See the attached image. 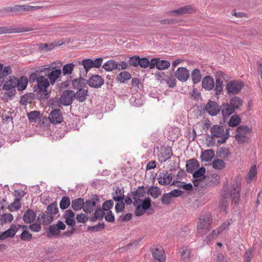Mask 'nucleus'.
<instances>
[{"mask_svg":"<svg viewBox=\"0 0 262 262\" xmlns=\"http://www.w3.org/2000/svg\"><path fill=\"white\" fill-rule=\"evenodd\" d=\"M41 71L40 67L37 68L35 72L30 75L29 82L30 83L37 82L33 86V92H37L45 100H47L50 96V92L48 91V89L50 84L48 79L45 78L46 76L42 74Z\"/></svg>","mask_w":262,"mask_h":262,"instance_id":"1","label":"nucleus"},{"mask_svg":"<svg viewBox=\"0 0 262 262\" xmlns=\"http://www.w3.org/2000/svg\"><path fill=\"white\" fill-rule=\"evenodd\" d=\"M59 211L57 203L55 202L51 203L47 207L46 211L41 212L37 217V222L42 225H47L51 223L53 220V215Z\"/></svg>","mask_w":262,"mask_h":262,"instance_id":"2","label":"nucleus"},{"mask_svg":"<svg viewBox=\"0 0 262 262\" xmlns=\"http://www.w3.org/2000/svg\"><path fill=\"white\" fill-rule=\"evenodd\" d=\"M45 67L46 66L40 67V70H42L41 72L44 76L48 77L50 84L53 85L56 81H60V76L62 73L61 69H56V66H50L48 68Z\"/></svg>","mask_w":262,"mask_h":262,"instance_id":"3","label":"nucleus"},{"mask_svg":"<svg viewBox=\"0 0 262 262\" xmlns=\"http://www.w3.org/2000/svg\"><path fill=\"white\" fill-rule=\"evenodd\" d=\"M224 188L225 186H224V188L222 190V199H228V195H229L232 203L233 204L234 206H237L239 204V201L240 199V185L238 184H234L232 186V189L231 190L229 193L227 189H225Z\"/></svg>","mask_w":262,"mask_h":262,"instance_id":"4","label":"nucleus"},{"mask_svg":"<svg viewBox=\"0 0 262 262\" xmlns=\"http://www.w3.org/2000/svg\"><path fill=\"white\" fill-rule=\"evenodd\" d=\"M244 86V83L240 80H231L229 81L226 86V90L228 95L237 94Z\"/></svg>","mask_w":262,"mask_h":262,"instance_id":"5","label":"nucleus"},{"mask_svg":"<svg viewBox=\"0 0 262 262\" xmlns=\"http://www.w3.org/2000/svg\"><path fill=\"white\" fill-rule=\"evenodd\" d=\"M66 228V225L62 221H58L56 224L49 226L46 231L47 235L48 237L59 236L60 231L64 230Z\"/></svg>","mask_w":262,"mask_h":262,"instance_id":"6","label":"nucleus"},{"mask_svg":"<svg viewBox=\"0 0 262 262\" xmlns=\"http://www.w3.org/2000/svg\"><path fill=\"white\" fill-rule=\"evenodd\" d=\"M100 202L99 196L97 194L92 196L84 202L83 211L86 213H90L94 210L97 203Z\"/></svg>","mask_w":262,"mask_h":262,"instance_id":"7","label":"nucleus"},{"mask_svg":"<svg viewBox=\"0 0 262 262\" xmlns=\"http://www.w3.org/2000/svg\"><path fill=\"white\" fill-rule=\"evenodd\" d=\"M211 220V216L210 214L200 217L197 228L200 232L206 233L210 230Z\"/></svg>","mask_w":262,"mask_h":262,"instance_id":"8","label":"nucleus"},{"mask_svg":"<svg viewBox=\"0 0 262 262\" xmlns=\"http://www.w3.org/2000/svg\"><path fill=\"white\" fill-rule=\"evenodd\" d=\"M44 100V98L36 92L27 93L20 97L19 104L21 105H26L28 103H30L34 99Z\"/></svg>","mask_w":262,"mask_h":262,"instance_id":"9","label":"nucleus"},{"mask_svg":"<svg viewBox=\"0 0 262 262\" xmlns=\"http://www.w3.org/2000/svg\"><path fill=\"white\" fill-rule=\"evenodd\" d=\"M75 98L74 92L72 90H66L59 98L60 103L64 106L71 105Z\"/></svg>","mask_w":262,"mask_h":262,"instance_id":"10","label":"nucleus"},{"mask_svg":"<svg viewBox=\"0 0 262 262\" xmlns=\"http://www.w3.org/2000/svg\"><path fill=\"white\" fill-rule=\"evenodd\" d=\"M103 78L99 75H92L89 79L86 80L88 85L93 88L98 89L104 84Z\"/></svg>","mask_w":262,"mask_h":262,"instance_id":"11","label":"nucleus"},{"mask_svg":"<svg viewBox=\"0 0 262 262\" xmlns=\"http://www.w3.org/2000/svg\"><path fill=\"white\" fill-rule=\"evenodd\" d=\"M211 116H214L220 112V106L214 101L209 100L204 109Z\"/></svg>","mask_w":262,"mask_h":262,"instance_id":"12","label":"nucleus"},{"mask_svg":"<svg viewBox=\"0 0 262 262\" xmlns=\"http://www.w3.org/2000/svg\"><path fill=\"white\" fill-rule=\"evenodd\" d=\"M49 119L50 122L54 124L60 123L63 121L61 110L58 108L53 110L49 114Z\"/></svg>","mask_w":262,"mask_h":262,"instance_id":"13","label":"nucleus"},{"mask_svg":"<svg viewBox=\"0 0 262 262\" xmlns=\"http://www.w3.org/2000/svg\"><path fill=\"white\" fill-rule=\"evenodd\" d=\"M189 76V71L186 68H179L175 72V77L181 82L186 81Z\"/></svg>","mask_w":262,"mask_h":262,"instance_id":"14","label":"nucleus"},{"mask_svg":"<svg viewBox=\"0 0 262 262\" xmlns=\"http://www.w3.org/2000/svg\"><path fill=\"white\" fill-rule=\"evenodd\" d=\"M220 111H221L223 121L225 122L226 119L232 115L235 111L228 102H226L222 103V105L220 106Z\"/></svg>","mask_w":262,"mask_h":262,"instance_id":"15","label":"nucleus"},{"mask_svg":"<svg viewBox=\"0 0 262 262\" xmlns=\"http://www.w3.org/2000/svg\"><path fill=\"white\" fill-rule=\"evenodd\" d=\"M157 180L160 185H167L171 182L172 176L171 173H169L167 171H165L159 173Z\"/></svg>","mask_w":262,"mask_h":262,"instance_id":"16","label":"nucleus"},{"mask_svg":"<svg viewBox=\"0 0 262 262\" xmlns=\"http://www.w3.org/2000/svg\"><path fill=\"white\" fill-rule=\"evenodd\" d=\"M63 218L64 219L65 223L69 226L74 227L76 225V222L74 219L75 213L71 209H68L63 215Z\"/></svg>","mask_w":262,"mask_h":262,"instance_id":"17","label":"nucleus"},{"mask_svg":"<svg viewBox=\"0 0 262 262\" xmlns=\"http://www.w3.org/2000/svg\"><path fill=\"white\" fill-rule=\"evenodd\" d=\"M18 230V228H17L15 225H11L9 229L0 233V240L4 241L9 237H13Z\"/></svg>","mask_w":262,"mask_h":262,"instance_id":"18","label":"nucleus"},{"mask_svg":"<svg viewBox=\"0 0 262 262\" xmlns=\"http://www.w3.org/2000/svg\"><path fill=\"white\" fill-rule=\"evenodd\" d=\"M151 253L152 257L155 260L162 262L165 260L166 257L164 254V251L161 247L151 249Z\"/></svg>","mask_w":262,"mask_h":262,"instance_id":"19","label":"nucleus"},{"mask_svg":"<svg viewBox=\"0 0 262 262\" xmlns=\"http://www.w3.org/2000/svg\"><path fill=\"white\" fill-rule=\"evenodd\" d=\"M151 200L149 197H145L144 199H135L133 202V205L136 206L139 203L140 206L145 210L151 209Z\"/></svg>","mask_w":262,"mask_h":262,"instance_id":"20","label":"nucleus"},{"mask_svg":"<svg viewBox=\"0 0 262 262\" xmlns=\"http://www.w3.org/2000/svg\"><path fill=\"white\" fill-rule=\"evenodd\" d=\"M202 86L205 90L211 91L214 86L213 79L210 75L205 76L202 81Z\"/></svg>","mask_w":262,"mask_h":262,"instance_id":"21","label":"nucleus"},{"mask_svg":"<svg viewBox=\"0 0 262 262\" xmlns=\"http://www.w3.org/2000/svg\"><path fill=\"white\" fill-rule=\"evenodd\" d=\"M200 167V163L195 159H191L188 160L186 164V171L188 173H192L195 169Z\"/></svg>","mask_w":262,"mask_h":262,"instance_id":"22","label":"nucleus"},{"mask_svg":"<svg viewBox=\"0 0 262 262\" xmlns=\"http://www.w3.org/2000/svg\"><path fill=\"white\" fill-rule=\"evenodd\" d=\"M70 79H72L71 76H70ZM70 81H72V88L74 89L78 90L79 89H83L86 86V80L84 78H82L81 75L79 78L73 80L70 79Z\"/></svg>","mask_w":262,"mask_h":262,"instance_id":"23","label":"nucleus"},{"mask_svg":"<svg viewBox=\"0 0 262 262\" xmlns=\"http://www.w3.org/2000/svg\"><path fill=\"white\" fill-rule=\"evenodd\" d=\"M147 187L144 186H139L136 191L131 192V194L133 199H140L141 198H144L147 191Z\"/></svg>","mask_w":262,"mask_h":262,"instance_id":"24","label":"nucleus"},{"mask_svg":"<svg viewBox=\"0 0 262 262\" xmlns=\"http://www.w3.org/2000/svg\"><path fill=\"white\" fill-rule=\"evenodd\" d=\"M8 80L5 81L3 84V90H9L12 89L17 88V77L16 76H10Z\"/></svg>","mask_w":262,"mask_h":262,"instance_id":"25","label":"nucleus"},{"mask_svg":"<svg viewBox=\"0 0 262 262\" xmlns=\"http://www.w3.org/2000/svg\"><path fill=\"white\" fill-rule=\"evenodd\" d=\"M36 217V213L32 209H28L24 213L23 220L27 224L33 223Z\"/></svg>","mask_w":262,"mask_h":262,"instance_id":"26","label":"nucleus"},{"mask_svg":"<svg viewBox=\"0 0 262 262\" xmlns=\"http://www.w3.org/2000/svg\"><path fill=\"white\" fill-rule=\"evenodd\" d=\"M124 193V187L120 188L116 187L115 192L112 193L113 200L115 202L123 201L125 197Z\"/></svg>","mask_w":262,"mask_h":262,"instance_id":"27","label":"nucleus"},{"mask_svg":"<svg viewBox=\"0 0 262 262\" xmlns=\"http://www.w3.org/2000/svg\"><path fill=\"white\" fill-rule=\"evenodd\" d=\"M29 82V78L26 76H21L20 78L17 77V90L18 91H23L25 90Z\"/></svg>","mask_w":262,"mask_h":262,"instance_id":"28","label":"nucleus"},{"mask_svg":"<svg viewBox=\"0 0 262 262\" xmlns=\"http://www.w3.org/2000/svg\"><path fill=\"white\" fill-rule=\"evenodd\" d=\"M210 132L213 137L219 138L225 133V130L223 126L213 125L210 128Z\"/></svg>","mask_w":262,"mask_h":262,"instance_id":"29","label":"nucleus"},{"mask_svg":"<svg viewBox=\"0 0 262 262\" xmlns=\"http://www.w3.org/2000/svg\"><path fill=\"white\" fill-rule=\"evenodd\" d=\"M75 98H76L79 102H83L86 100V97L89 95L88 90H85L83 88L79 89L74 93Z\"/></svg>","mask_w":262,"mask_h":262,"instance_id":"30","label":"nucleus"},{"mask_svg":"<svg viewBox=\"0 0 262 262\" xmlns=\"http://www.w3.org/2000/svg\"><path fill=\"white\" fill-rule=\"evenodd\" d=\"M84 206V199L77 198L72 201L71 207L74 211H78L82 209Z\"/></svg>","mask_w":262,"mask_h":262,"instance_id":"31","label":"nucleus"},{"mask_svg":"<svg viewBox=\"0 0 262 262\" xmlns=\"http://www.w3.org/2000/svg\"><path fill=\"white\" fill-rule=\"evenodd\" d=\"M243 100L239 97L234 96L229 100V104L234 108V110H238L243 105Z\"/></svg>","mask_w":262,"mask_h":262,"instance_id":"32","label":"nucleus"},{"mask_svg":"<svg viewBox=\"0 0 262 262\" xmlns=\"http://www.w3.org/2000/svg\"><path fill=\"white\" fill-rule=\"evenodd\" d=\"M214 156V151L213 149H207L202 152L201 159L202 161L210 162Z\"/></svg>","mask_w":262,"mask_h":262,"instance_id":"33","label":"nucleus"},{"mask_svg":"<svg viewBox=\"0 0 262 262\" xmlns=\"http://www.w3.org/2000/svg\"><path fill=\"white\" fill-rule=\"evenodd\" d=\"M231 153L229 151V149L224 147H221L217 149L216 150V156L220 158H223L224 160L227 159L230 157Z\"/></svg>","mask_w":262,"mask_h":262,"instance_id":"34","label":"nucleus"},{"mask_svg":"<svg viewBox=\"0 0 262 262\" xmlns=\"http://www.w3.org/2000/svg\"><path fill=\"white\" fill-rule=\"evenodd\" d=\"M19 12V6L7 7L0 9V16H5L11 12Z\"/></svg>","mask_w":262,"mask_h":262,"instance_id":"35","label":"nucleus"},{"mask_svg":"<svg viewBox=\"0 0 262 262\" xmlns=\"http://www.w3.org/2000/svg\"><path fill=\"white\" fill-rule=\"evenodd\" d=\"M118 62L114 60L110 59L105 62L102 66V68L107 72L113 71L117 68Z\"/></svg>","mask_w":262,"mask_h":262,"instance_id":"36","label":"nucleus"},{"mask_svg":"<svg viewBox=\"0 0 262 262\" xmlns=\"http://www.w3.org/2000/svg\"><path fill=\"white\" fill-rule=\"evenodd\" d=\"M147 193L155 199L161 194L162 191L158 186H151L148 189Z\"/></svg>","mask_w":262,"mask_h":262,"instance_id":"37","label":"nucleus"},{"mask_svg":"<svg viewBox=\"0 0 262 262\" xmlns=\"http://www.w3.org/2000/svg\"><path fill=\"white\" fill-rule=\"evenodd\" d=\"M131 78V74L127 71L121 72L116 77L117 81L120 83H125L127 80H129Z\"/></svg>","mask_w":262,"mask_h":262,"instance_id":"38","label":"nucleus"},{"mask_svg":"<svg viewBox=\"0 0 262 262\" xmlns=\"http://www.w3.org/2000/svg\"><path fill=\"white\" fill-rule=\"evenodd\" d=\"M191 77L193 84L200 82L202 78L200 70L198 68L194 69L191 73Z\"/></svg>","mask_w":262,"mask_h":262,"instance_id":"39","label":"nucleus"},{"mask_svg":"<svg viewBox=\"0 0 262 262\" xmlns=\"http://www.w3.org/2000/svg\"><path fill=\"white\" fill-rule=\"evenodd\" d=\"M78 64L83 66L86 74L88 73L89 70L93 68L92 59L86 58L83 59L81 61H79Z\"/></svg>","mask_w":262,"mask_h":262,"instance_id":"40","label":"nucleus"},{"mask_svg":"<svg viewBox=\"0 0 262 262\" xmlns=\"http://www.w3.org/2000/svg\"><path fill=\"white\" fill-rule=\"evenodd\" d=\"M163 80L166 82L170 88H173L176 85V80L171 73L170 75H166L165 78Z\"/></svg>","mask_w":262,"mask_h":262,"instance_id":"41","label":"nucleus"},{"mask_svg":"<svg viewBox=\"0 0 262 262\" xmlns=\"http://www.w3.org/2000/svg\"><path fill=\"white\" fill-rule=\"evenodd\" d=\"M75 64L73 62L64 64L62 68V73L63 75H70L74 70Z\"/></svg>","mask_w":262,"mask_h":262,"instance_id":"42","label":"nucleus"},{"mask_svg":"<svg viewBox=\"0 0 262 262\" xmlns=\"http://www.w3.org/2000/svg\"><path fill=\"white\" fill-rule=\"evenodd\" d=\"M241 122V118L238 115H234L230 117L228 124L230 127H235L238 125Z\"/></svg>","mask_w":262,"mask_h":262,"instance_id":"43","label":"nucleus"},{"mask_svg":"<svg viewBox=\"0 0 262 262\" xmlns=\"http://www.w3.org/2000/svg\"><path fill=\"white\" fill-rule=\"evenodd\" d=\"M70 204V198L67 196H63L60 201L59 207L61 209L65 210L69 208Z\"/></svg>","mask_w":262,"mask_h":262,"instance_id":"44","label":"nucleus"},{"mask_svg":"<svg viewBox=\"0 0 262 262\" xmlns=\"http://www.w3.org/2000/svg\"><path fill=\"white\" fill-rule=\"evenodd\" d=\"M226 164L222 159H215L212 162V167L215 169L221 170L225 167Z\"/></svg>","mask_w":262,"mask_h":262,"instance_id":"45","label":"nucleus"},{"mask_svg":"<svg viewBox=\"0 0 262 262\" xmlns=\"http://www.w3.org/2000/svg\"><path fill=\"white\" fill-rule=\"evenodd\" d=\"M158 61L157 69L159 70H164L168 69L170 66V63L169 61L166 60H160L159 58Z\"/></svg>","mask_w":262,"mask_h":262,"instance_id":"46","label":"nucleus"},{"mask_svg":"<svg viewBox=\"0 0 262 262\" xmlns=\"http://www.w3.org/2000/svg\"><path fill=\"white\" fill-rule=\"evenodd\" d=\"M180 15L186 14H192L195 12V9L190 5H186L179 8Z\"/></svg>","mask_w":262,"mask_h":262,"instance_id":"47","label":"nucleus"},{"mask_svg":"<svg viewBox=\"0 0 262 262\" xmlns=\"http://www.w3.org/2000/svg\"><path fill=\"white\" fill-rule=\"evenodd\" d=\"M224 85L223 84V81L222 79H216L215 84L214 91H215V95L217 96L221 94V92L223 90Z\"/></svg>","mask_w":262,"mask_h":262,"instance_id":"48","label":"nucleus"},{"mask_svg":"<svg viewBox=\"0 0 262 262\" xmlns=\"http://www.w3.org/2000/svg\"><path fill=\"white\" fill-rule=\"evenodd\" d=\"M62 43L55 44L54 43H40L39 45V49L46 51L53 50L55 46L61 45Z\"/></svg>","mask_w":262,"mask_h":262,"instance_id":"49","label":"nucleus"},{"mask_svg":"<svg viewBox=\"0 0 262 262\" xmlns=\"http://www.w3.org/2000/svg\"><path fill=\"white\" fill-rule=\"evenodd\" d=\"M7 92H5L4 94V97L5 98V100L7 102L9 101L10 100H12L14 97H15L16 91L15 89H12L9 90H7Z\"/></svg>","mask_w":262,"mask_h":262,"instance_id":"50","label":"nucleus"},{"mask_svg":"<svg viewBox=\"0 0 262 262\" xmlns=\"http://www.w3.org/2000/svg\"><path fill=\"white\" fill-rule=\"evenodd\" d=\"M257 174V169L256 165H253L250 169L248 173L247 182L248 183L251 182L252 180Z\"/></svg>","mask_w":262,"mask_h":262,"instance_id":"51","label":"nucleus"},{"mask_svg":"<svg viewBox=\"0 0 262 262\" xmlns=\"http://www.w3.org/2000/svg\"><path fill=\"white\" fill-rule=\"evenodd\" d=\"M43 8L42 6H32L29 5L19 6V12L34 11Z\"/></svg>","mask_w":262,"mask_h":262,"instance_id":"52","label":"nucleus"},{"mask_svg":"<svg viewBox=\"0 0 262 262\" xmlns=\"http://www.w3.org/2000/svg\"><path fill=\"white\" fill-rule=\"evenodd\" d=\"M29 120L31 122H35L37 118H40V112L37 111H34L30 112L27 114Z\"/></svg>","mask_w":262,"mask_h":262,"instance_id":"53","label":"nucleus"},{"mask_svg":"<svg viewBox=\"0 0 262 262\" xmlns=\"http://www.w3.org/2000/svg\"><path fill=\"white\" fill-rule=\"evenodd\" d=\"M105 228V224L103 222H99L97 225L93 226H89L88 228V230L93 232H99L103 230Z\"/></svg>","mask_w":262,"mask_h":262,"instance_id":"54","label":"nucleus"},{"mask_svg":"<svg viewBox=\"0 0 262 262\" xmlns=\"http://www.w3.org/2000/svg\"><path fill=\"white\" fill-rule=\"evenodd\" d=\"M251 131V128L247 125H240L236 128L237 134L246 135Z\"/></svg>","mask_w":262,"mask_h":262,"instance_id":"55","label":"nucleus"},{"mask_svg":"<svg viewBox=\"0 0 262 262\" xmlns=\"http://www.w3.org/2000/svg\"><path fill=\"white\" fill-rule=\"evenodd\" d=\"M206 172V169L204 167H201V168H199L198 169H197V170L196 171H194V172H193L192 173V176H193V178H200V177H202L203 176H204V177L205 178V177L204 176V174Z\"/></svg>","mask_w":262,"mask_h":262,"instance_id":"56","label":"nucleus"},{"mask_svg":"<svg viewBox=\"0 0 262 262\" xmlns=\"http://www.w3.org/2000/svg\"><path fill=\"white\" fill-rule=\"evenodd\" d=\"M12 73V69L10 66L5 67L0 72V78L5 79L8 75Z\"/></svg>","mask_w":262,"mask_h":262,"instance_id":"57","label":"nucleus"},{"mask_svg":"<svg viewBox=\"0 0 262 262\" xmlns=\"http://www.w3.org/2000/svg\"><path fill=\"white\" fill-rule=\"evenodd\" d=\"M235 138L239 144H243L249 141V138L246 135L236 134Z\"/></svg>","mask_w":262,"mask_h":262,"instance_id":"58","label":"nucleus"},{"mask_svg":"<svg viewBox=\"0 0 262 262\" xmlns=\"http://www.w3.org/2000/svg\"><path fill=\"white\" fill-rule=\"evenodd\" d=\"M180 251L182 253V258L183 260L187 261L189 260L190 256V251L187 249V247L181 248Z\"/></svg>","mask_w":262,"mask_h":262,"instance_id":"59","label":"nucleus"},{"mask_svg":"<svg viewBox=\"0 0 262 262\" xmlns=\"http://www.w3.org/2000/svg\"><path fill=\"white\" fill-rule=\"evenodd\" d=\"M20 237L22 241H30L32 238V235L28 231L24 230L21 233Z\"/></svg>","mask_w":262,"mask_h":262,"instance_id":"60","label":"nucleus"},{"mask_svg":"<svg viewBox=\"0 0 262 262\" xmlns=\"http://www.w3.org/2000/svg\"><path fill=\"white\" fill-rule=\"evenodd\" d=\"M114 202L112 200L105 201L102 204V209L104 211H108L113 207Z\"/></svg>","mask_w":262,"mask_h":262,"instance_id":"61","label":"nucleus"},{"mask_svg":"<svg viewBox=\"0 0 262 262\" xmlns=\"http://www.w3.org/2000/svg\"><path fill=\"white\" fill-rule=\"evenodd\" d=\"M76 219L78 223H85L89 220V217L86 214L80 213L77 215Z\"/></svg>","mask_w":262,"mask_h":262,"instance_id":"62","label":"nucleus"},{"mask_svg":"<svg viewBox=\"0 0 262 262\" xmlns=\"http://www.w3.org/2000/svg\"><path fill=\"white\" fill-rule=\"evenodd\" d=\"M140 57L138 55H134L129 58V63L130 66L137 67L139 66Z\"/></svg>","mask_w":262,"mask_h":262,"instance_id":"63","label":"nucleus"},{"mask_svg":"<svg viewBox=\"0 0 262 262\" xmlns=\"http://www.w3.org/2000/svg\"><path fill=\"white\" fill-rule=\"evenodd\" d=\"M171 198L172 197L169 193L163 194L161 199L162 204L169 205L170 203Z\"/></svg>","mask_w":262,"mask_h":262,"instance_id":"64","label":"nucleus"}]
</instances>
